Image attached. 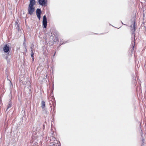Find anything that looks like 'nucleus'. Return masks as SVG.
Masks as SVG:
<instances>
[{
  "mask_svg": "<svg viewBox=\"0 0 146 146\" xmlns=\"http://www.w3.org/2000/svg\"><path fill=\"white\" fill-rule=\"evenodd\" d=\"M48 99L50 105H52L54 106V104H55V100L54 97L52 96H50L49 97Z\"/></svg>",
  "mask_w": 146,
  "mask_h": 146,
  "instance_id": "f257e3e1",
  "label": "nucleus"
},
{
  "mask_svg": "<svg viewBox=\"0 0 146 146\" xmlns=\"http://www.w3.org/2000/svg\"><path fill=\"white\" fill-rule=\"evenodd\" d=\"M131 31L132 34L133 35H134V38H135V32L136 30V27H135V22H134L133 24V26L131 25Z\"/></svg>",
  "mask_w": 146,
  "mask_h": 146,
  "instance_id": "f03ea898",
  "label": "nucleus"
},
{
  "mask_svg": "<svg viewBox=\"0 0 146 146\" xmlns=\"http://www.w3.org/2000/svg\"><path fill=\"white\" fill-rule=\"evenodd\" d=\"M38 3L40 5L45 7L47 6V1L46 0H39Z\"/></svg>",
  "mask_w": 146,
  "mask_h": 146,
  "instance_id": "7ed1b4c3",
  "label": "nucleus"
},
{
  "mask_svg": "<svg viewBox=\"0 0 146 146\" xmlns=\"http://www.w3.org/2000/svg\"><path fill=\"white\" fill-rule=\"evenodd\" d=\"M35 8L33 7L29 6L28 8V13L31 15L35 11Z\"/></svg>",
  "mask_w": 146,
  "mask_h": 146,
  "instance_id": "20e7f679",
  "label": "nucleus"
},
{
  "mask_svg": "<svg viewBox=\"0 0 146 146\" xmlns=\"http://www.w3.org/2000/svg\"><path fill=\"white\" fill-rule=\"evenodd\" d=\"M132 46L130 48L129 51V52L131 54L133 53L134 51V46L135 45V42L134 41H133L131 42Z\"/></svg>",
  "mask_w": 146,
  "mask_h": 146,
  "instance_id": "39448f33",
  "label": "nucleus"
},
{
  "mask_svg": "<svg viewBox=\"0 0 146 146\" xmlns=\"http://www.w3.org/2000/svg\"><path fill=\"white\" fill-rule=\"evenodd\" d=\"M47 19L45 15H44L43 17V20L42 21V24L44 26V27L46 28L47 26Z\"/></svg>",
  "mask_w": 146,
  "mask_h": 146,
  "instance_id": "423d86ee",
  "label": "nucleus"
},
{
  "mask_svg": "<svg viewBox=\"0 0 146 146\" xmlns=\"http://www.w3.org/2000/svg\"><path fill=\"white\" fill-rule=\"evenodd\" d=\"M42 13L41 9H37L36 10V15L38 18L40 20V15Z\"/></svg>",
  "mask_w": 146,
  "mask_h": 146,
  "instance_id": "0eeeda50",
  "label": "nucleus"
},
{
  "mask_svg": "<svg viewBox=\"0 0 146 146\" xmlns=\"http://www.w3.org/2000/svg\"><path fill=\"white\" fill-rule=\"evenodd\" d=\"M9 50V47L8 44H6L5 45L3 48V50L4 52H8Z\"/></svg>",
  "mask_w": 146,
  "mask_h": 146,
  "instance_id": "6e6552de",
  "label": "nucleus"
},
{
  "mask_svg": "<svg viewBox=\"0 0 146 146\" xmlns=\"http://www.w3.org/2000/svg\"><path fill=\"white\" fill-rule=\"evenodd\" d=\"M35 0H30V4L29 6L31 7L34 6V5L35 4Z\"/></svg>",
  "mask_w": 146,
  "mask_h": 146,
  "instance_id": "1a4fd4ad",
  "label": "nucleus"
},
{
  "mask_svg": "<svg viewBox=\"0 0 146 146\" xmlns=\"http://www.w3.org/2000/svg\"><path fill=\"white\" fill-rule=\"evenodd\" d=\"M53 36H52L51 35L50 36V38L49 39V40H50V41H51V39H52V41L54 42H56L58 40V37L57 36H56L55 37V40L53 38Z\"/></svg>",
  "mask_w": 146,
  "mask_h": 146,
  "instance_id": "9d476101",
  "label": "nucleus"
},
{
  "mask_svg": "<svg viewBox=\"0 0 146 146\" xmlns=\"http://www.w3.org/2000/svg\"><path fill=\"white\" fill-rule=\"evenodd\" d=\"M41 107L42 109H44L45 106V103L43 101H42L41 103Z\"/></svg>",
  "mask_w": 146,
  "mask_h": 146,
  "instance_id": "9b49d317",
  "label": "nucleus"
},
{
  "mask_svg": "<svg viewBox=\"0 0 146 146\" xmlns=\"http://www.w3.org/2000/svg\"><path fill=\"white\" fill-rule=\"evenodd\" d=\"M12 105V104L11 102H9V104L8 106V107L7 108V110L8 109H9V108H10Z\"/></svg>",
  "mask_w": 146,
  "mask_h": 146,
  "instance_id": "f8f14e48",
  "label": "nucleus"
},
{
  "mask_svg": "<svg viewBox=\"0 0 146 146\" xmlns=\"http://www.w3.org/2000/svg\"><path fill=\"white\" fill-rule=\"evenodd\" d=\"M34 53L31 52V57L32 58V59L33 60H34Z\"/></svg>",
  "mask_w": 146,
  "mask_h": 146,
  "instance_id": "ddd939ff",
  "label": "nucleus"
},
{
  "mask_svg": "<svg viewBox=\"0 0 146 146\" xmlns=\"http://www.w3.org/2000/svg\"><path fill=\"white\" fill-rule=\"evenodd\" d=\"M47 35H46L45 36H44V38L46 40L47 39Z\"/></svg>",
  "mask_w": 146,
  "mask_h": 146,
  "instance_id": "4468645a",
  "label": "nucleus"
},
{
  "mask_svg": "<svg viewBox=\"0 0 146 146\" xmlns=\"http://www.w3.org/2000/svg\"><path fill=\"white\" fill-rule=\"evenodd\" d=\"M31 52H33V49L32 47H31Z\"/></svg>",
  "mask_w": 146,
  "mask_h": 146,
  "instance_id": "2eb2a0df",
  "label": "nucleus"
},
{
  "mask_svg": "<svg viewBox=\"0 0 146 146\" xmlns=\"http://www.w3.org/2000/svg\"><path fill=\"white\" fill-rule=\"evenodd\" d=\"M145 31L146 32V28H145Z\"/></svg>",
  "mask_w": 146,
  "mask_h": 146,
  "instance_id": "dca6fc26",
  "label": "nucleus"
}]
</instances>
